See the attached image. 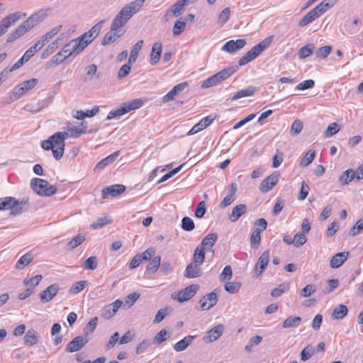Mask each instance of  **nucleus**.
<instances>
[{"mask_svg":"<svg viewBox=\"0 0 363 363\" xmlns=\"http://www.w3.org/2000/svg\"><path fill=\"white\" fill-rule=\"evenodd\" d=\"M301 323V318L299 316H290L287 318L282 323V327L284 328H296Z\"/></svg>","mask_w":363,"mask_h":363,"instance_id":"37998d69","label":"nucleus"},{"mask_svg":"<svg viewBox=\"0 0 363 363\" xmlns=\"http://www.w3.org/2000/svg\"><path fill=\"white\" fill-rule=\"evenodd\" d=\"M233 272L231 267L230 265H227L223 269V272L219 276V279L221 282L225 281L227 280H230L232 278Z\"/></svg>","mask_w":363,"mask_h":363,"instance_id":"6e6d98bb","label":"nucleus"},{"mask_svg":"<svg viewBox=\"0 0 363 363\" xmlns=\"http://www.w3.org/2000/svg\"><path fill=\"white\" fill-rule=\"evenodd\" d=\"M47 16L46 10H40L31 15L26 21L21 24L13 32L10 33L7 38V43H11L19 38Z\"/></svg>","mask_w":363,"mask_h":363,"instance_id":"7ed1b4c3","label":"nucleus"},{"mask_svg":"<svg viewBox=\"0 0 363 363\" xmlns=\"http://www.w3.org/2000/svg\"><path fill=\"white\" fill-rule=\"evenodd\" d=\"M88 341L86 336H77L67 345L65 352L69 353L78 352L87 344Z\"/></svg>","mask_w":363,"mask_h":363,"instance_id":"ddd939ff","label":"nucleus"},{"mask_svg":"<svg viewBox=\"0 0 363 363\" xmlns=\"http://www.w3.org/2000/svg\"><path fill=\"white\" fill-rule=\"evenodd\" d=\"M84 240L85 236L79 234L67 243L68 248L69 250H73L76 248L77 246L80 245Z\"/></svg>","mask_w":363,"mask_h":363,"instance_id":"8fccbe9b","label":"nucleus"},{"mask_svg":"<svg viewBox=\"0 0 363 363\" xmlns=\"http://www.w3.org/2000/svg\"><path fill=\"white\" fill-rule=\"evenodd\" d=\"M162 52V43L160 42L155 43L152 47V50L150 57V63L152 65H155L159 62L161 57Z\"/></svg>","mask_w":363,"mask_h":363,"instance_id":"a878e982","label":"nucleus"},{"mask_svg":"<svg viewBox=\"0 0 363 363\" xmlns=\"http://www.w3.org/2000/svg\"><path fill=\"white\" fill-rule=\"evenodd\" d=\"M67 58H69L68 56L65 55L64 52H62V50H61V51L53 55L52 58L46 63V69H50L57 66L63 62Z\"/></svg>","mask_w":363,"mask_h":363,"instance_id":"c85d7f7f","label":"nucleus"},{"mask_svg":"<svg viewBox=\"0 0 363 363\" xmlns=\"http://www.w3.org/2000/svg\"><path fill=\"white\" fill-rule=\"evenodd\" d=\"M201 276V271L195 264H189L186 266L184 277L189 279L196 278Z\"/></svg>","mask_w":363,"mask_h":363,"instance_id":"e433bc0d","label":"nucleus"},{"mask_svg":"<svg viewBox=\"0 0 363 363\" xmlns=\"http://www.w3.org/2000/svg\"><path fill=\"white\" fill-rule=\"evenodd\" d=\"M143 104V101L140 99H133L128 103H124L119 108L110 111L107 116V119L111 120L123 116L131 111L140 108Z\"/></svg>","mask_w":363,"mask_h":363,"instance_id":"0eeeda50","label":"nucleus"},{"mask_svg":"<svg viewBox=\"0 0 363 363\" xmlns=\"http://www.w3.org/2000/svg\"><path fill=\"white\" fill-rule=\"evenodd\" d=\"M86 284V281H77L71 286L69 291L72 294H77L81 291H82L85 288Z\"/></svg>","mask_w":363,"mask_h":363,"instance_id":"864d4df0","label":"nucleus"},{"mask_svg":"<svg viewBox=\"0 0 363 363\" xmlns=\"http://www.w3.org/2000/svg\"><path fill=\"white\" fill-rule=\"evenodd\" d=\"M219 81L216 74L204 80L201 84V88L207 89L219 84Z\"/></svg>","mask_w":363,"mask_h":363,"instance_id":"338daca9","label":"nucleus"},{"mask_svg":"<svg viewBox=\"0 0 363 363\" xmlns=\"http://www.w3.org/2000/svg\"><path fill=\"white\" fill-rule=\"evenodd\" d=\"M230 13V9L229 7L224 9L219 14L217 23L221 25L225 24L229 19Z\"/></svg>","mask_w":363,"mask_h":363,"instance_id":"bf43d9fd","label":"nucleus"},{"mask_svg":"<svg viewBox=\"0 0 363 363\" xmlns=\"http://www.w3.org/2000/svg\"><path fill=\"white\" fill-rule=\"evenodd\" d=\"M340 130L339 125L337 123H333L328 125L324 135L326 138L332 137Z\"/></svg>","mask_w":363,"mask_h":363,"instance_id":"e2e57ef3","label":"nucleus"},{"mask_svg":"<svg viewBox=\"0 0 363 363\" xmlns=\"http://www.w3.org/2000/svg\"><path fill=\"white\" fill-rule=\"evenodd\" d=\"M257 88L255 86H249L245 89H242L236 92L231 98V101H235L239 99L252 96L256 91Z\"/></svg>","mask_w":363,"mask_h":363,"instance_id":"c9c22d12","label":"nucleus"},{"mask_svg":"<svg viewBox=\"0 0 363 363\" xmlns=\"http://www.w3.org/2000/svg\"><path fill=\"white\" fill-rule=\"evenodd\" d=\"M205 259V252L204 250L200 247L199 246L196 247L194 250V256H193V262L194 264L196 267L201 266Z\"/></svg>","mask_w":363,"mask_h":363,"instance_id":"a19ab883","label":"nucleus"},{"mask_svg":"<svg viewBox=\"0 0 363 363\" xmlns=\"http://www.w3.org/2000/svg\"><path fill=\"white\" fill-rule=\"evenodd\" d=\"M363 230V217L358 220L350 230V235L356 236Z\"/></svg>","mask_w":363,"mask_h":363,"instance_id":"5fc2aeb1","label":"nucleus"},{"mask_svg":"<svg viewBox=\"0 0 363 363\" xmlns=\"http://www.w3.org/2000/svg\"><path fill=\"white\" fill-rule=\"evenodd\" d=\"M125 190V186L123 184H114L107 186L102 190V198L116 197Z\"/></svg>","mask_w":363,"mask_h":363,"instance_id":"6ab92c4d","label":"nucleus"},{"mask_svg":"<svg viewBox=\"0 0 363 363\" xmlns=\"http://www.w3.org/2000/svg\"><path fill=\"white\" fill-rule=\"evenodd\" d=\"M161 264V257L155 256L154 258L150 262V263L147 266V271L150 272L152 273H155Z\"/></svg>","mask_w":363,"mask_h":363,"instance_id":"a18cd8bd","label":"nucleus"},{"mask_svg":"<svg viewBox=\"0 0 363 363\" xmlns=\"http://www.w3.org/2000/svg\"><path fill=\"white\" fill-rule=\"evenodd\" d=\"M279 173L274 172L267 178H265L261 183L259 190L262 193H267L278 183L279 179Z\"/></svg>","mask_w":363,"mask_h":363,"instance_id":"2eb2a0df","label":"nucleus"},{"mask_svg":"<svg viewBox=\"0 0 363 363\" xmlns=\"http://www.w3.org/2000/svg\"><path fill=\"white\" fill-rule=\"evenodd\" d=\"M50 102H51L50 99H46L42 100L40 101H38L36 104H26L23 108L25 111H26L28 112L35 113L39 112L42 109L48 107L50 105Z\"/></svg>","mask_w":363,"mask_h":363,"instance_id":"393cba45","label":"nucleus"},{"mask_svg":"<svg viewBox=\"0 0 363 363\" xmlns=\"http://www.w3.org/2000/svg\"><path fill=\"white\" fill-rule=\"evenodd\" d=\"M122 301L116 300L114 302L106 306L102 311V317L105 319H110L112 318L118 311L122 305Z\"/></svg>","mask_w":363,"mask_h":363,"instance_id":"5701e85b","label":"nucleus"},{"mask_svg":"<svg viewBox=\"0 0 363 363\" xmlns=\"http://www.w3.org/2000/svg\"><path fill=\"white\" fill-rule=\"evenodd\" d=\"M144 42L143 40H140L138 41L132 48V50L130 51V54L128 58V63H134L138 56L139 52L141 50L143 46Z\"/></svg>","mask_w":363,"mask_h":363,"instance_id":"58836bf2","label":"nucleus"},{"mask_svg":"<svg viewBox=\"0 0 363 363\" xmlns=\"http://www.w3.org/2000/svg\"><path fill=\"white\" fill-rule=\"evenodd\" d=\"M87 46L83 40H81L80 36L69 40L62 48V52L69 57H76L79 55Z\"/></svg>","mask_w":363,"mask_h":363,"instance_id":"1a4fd4ad","label":"nucleus"},{"mask_svg":"<svg viewBox=\"0 0 363 363\" xmlns=\"http://www.w3.org/2000/svg\"><path fill=\"white\" fill-rule=\"evenodd\" d=\"M33 191L40 196H50L57 191V188L50 184L46 180L34 178L30 182Z\"/></svg>","mask_w":363,"mask_h":363,"instance_id":"6e6552de","label":"nucleus"},{"mask_svg":"<svg viewBox=\"0 0 363 363\" xmlns=\"http://www.w3.org/2000/svg\"><path fill=\"white\" fill-rule=\"evenodd\" d=\"M86 125L84 123H81L77 125L68 126L66 132H69V137L78 138L82 134L85 133L86 131Z\"/></svg>","mask_w":363,"mask_h":363,"instance_id":"7c9ffc66","label":"nucleus"},{"mask_svg":"<svg viewBox=\"0 0 363 363\" xmlns=\"http://www.w3.org/2000/svg\"><path fill=\"white\" fill-rule=\"evenodd\" d=\"M315 49V45L313 43L307 44L302 47L298 51V57L300 59H304L310 56Z\"/></svg>","mask_w":363,"mask_h":363,"instance_id":"c03bdc74","label":"nucleus"},{"mask_svg":"<svg viewBox=\"0 0 363 363\" xmlns=\"http://www.w3.org/2000/svg\"><path fill=\"white\" fill-rule=\"evenodd\" d=\"M42 275L38 274L29 279H25L23 283L25 285L28 286L29 287H30V289H33V288L38 285L39 282L42 280Z\"/></svg>","mask_w":363,"mask_h":363,"instance_id":"69168bd1","label":"nucleus"},{"mask_svg":"<svg viewBox=\"0 0 363 363\" xmlns=\"http://www.w3.org/2000/svg\"><path fill=\"white\" fill-rule=\"evenodd\" d=\"M97 265L98 262L96 257L91 256L85 260L82 267L86 270H95L97 268Z\"/></svg>","mask_w":363,"mask_h":363,"instance_id":"de8ad7c7","label":"nucleus"},{"mask_svg":"<svg viewBox=\"0 0 363 363\" xmlns=\"http://www.w3.org/2000/svg\"><path fill=\"white\" fill-rule=\"evenodd\" d=\"M38 83L35 78L30 79L17 84L11 92V99L16 101L25 95L28 91L33 89Z\"/></svg>","mask_w":363,"mask_h":363,"instance_id":"9d476101","label":"nucleus"},{"mask_svg":"<svg viewBox=\"0 0 363 363\" xmlns=\"http://www.w3.org/2000/svg\"><path fill=\"white\" fill-rule=\"evenodd\" d=\"M271 42V38H267L252 47L250 50L247 52L241 58H240L238 61L239 66L245 65L255 59L262 51L268 48Z\"/></svg>","mask_w":363,"mask_h":363,"instance_id":"423d86ee","label":"nucleus"},{"mask_svg":"<svg viewBox=\"0 0 363 363\" xmlns=\"http://www.w3.org/2000/svg\"><path fill=\"white\" fill-rule=\"evenodd\" d=\"M195 337V335H188L184 337L182 340L174 344L173 347L174 350L176 352H182L185 350L192 343Z\"/></svg>","mask_w":363,"mask_h":363,"instance_id":"2f4dec72","label":"nucleus"},{"mask_svg":"<svg viewBox=\"0 0 363 363\" xmlns=\"http://www.w3.org/2000/svg\"><path fill=\"white\" fill-rule=\"evenodd\" d=\"M119 155L120 151H116L108 157L102 159L99 162L96 164L94 170H102L107 165L112 164L119 156Z\"/></svg>","mask_w":363,"mask_h":363,"instance_id":"c756f323","label":"nucleus"},{"mask_svg":"<svg viewBox=\"0 0 363 363\" xmlns=\"http://www.w3.org/2000/svg\"><path fill=\"white\" fill-rule=\"evenodd\" d=\"M199 287L197 285L192 284L179 292L177 295V300L179 302L182 303L191 299L196 293Z\"/></svg>","mask_w":363,"mask_h":363,"instance_id":"4be33fe9","label":"nucleus"},{"mask_svg":"<svg viewBox=\"0 0 363 363\" xmlns=\"http://www.w3.org/2000/svg\"><path fill=\"white\" fill-rule=\"evenodd\" d=\"M270 252L269 250L264 251L259 257L257 263L255 266V272L257 276H260L269 262Z\"/></svg>","mask_w":363,"mask_h":363,"instance_id":"b1692460","label":"nucleus"},{"mask_svg":"<svg viewBox=\"0 0 363 363\" xmlns=\"http://www.w3.org/2000/svg\"><path fill=\"white\" fill-rule=\"evenodd\" d=\"M316 287L314 284L306 285L300 292L302 298H307L315 292Z\"/></svg>","mask_w":363,"mask_h":363,"instance_id":"052dcab7","label":"nucleus"},{"mask_svg":"<svg viewBox=\"0 0 363 363\" xmlns=\"http://www.w3.org/2000/svg\"><path fill=\"white\" fill-rule=\"evenodd\" d=\"M169 337V333L167 330L162 329L154 337V342L157 344H161Z\"/></svg>","mask_w":363,"mask_h":363,"instance_id":"13d9d810","label":"nucleus"},{"mask_svg":"<svg viewBox=\"0 0 363 363\" xmlns=\"http://www.w3.org/2000/svg\"><path fill=\"white\" fill-rule=\"evenodd\" d=\"M104 23V20L100 21L92 26L87 32L80 35L81 40L84 42L86 46H88V45H89L99 35Z\"/></svg>","mask_w":363,"mask_h":363,"instance_id":"f8f14e48","label":"nucleus"},{"mask_svg":"<svg viewBox=\"0 0 363 363\" xmlns=\"http://www.w3.org/2000/svg\"><path fill=\"white\" fill-rule=\"evenodd\" d=\"M33 259V256L30 252L23 255L16 263L15 268L17 269H23Z\"/></svg>","mask_w":363,"mask_h":363,"instance_id":"ea45409f","label":"nucleus"},{"mask_svg":"<svg viewBox=\"0 0 363 363\" xmlns=\"http://www.w3.org/2000/svg\"><path fill=\"white\" fill-rule=\"evenodd\" d=\"M186 23L182 21H177L173 26V33L174 35H180L185 29Z\"/></svg>","mask_w":363,"mask_h":363,"instance_id":"774afa93","label":"nucleus"},{"mask_svg":"<svg viewBox=\"0 0 363 363\" xmlns=\"http://www.w3.org/2000/svg\"><path fill=\"white\" fill-rule=\"evenodd\" d=\"M238 70V66H230L227 68H225L220 71L219 72L216 74V77L218 78L219 82H221L228 77H230L232 74H233Z\"/></svg>","mask_w":363,"mask_h":363,"instance_id":"72a5a7b5","label":"nucleus"},{"mask_svg":"<svg viewBox=\"0 0 363 363\" xmlns=\"http://www.w3.org/2000/svg\"><path fill=\"white\" fill-rule=\"evenodd\" d=\"M217 239L218 235L216 233H209L203 239L199 247L203 250L212 247L215 245Z\"/></svg>","mask_w":363,"mask_h":363,"instance_id":"4c0bfd02","label":"nucleus"},{"mask_svg":"<svg viewBox=\"0 0 363 363\" xmlns=\"http://www.w3.org/2000/svg\"><path fill=\"white\" fill-rule=\"evenodd\" d=\"M186 0H179L174 4L167 11L164 16V21H168L170 18L179 17L184 10Z\"/></svg>","mask_w":363,"mask_h":363,"instance_id":"4468645a","label":"nucleus"},{"mask_svg":"<svg viewBox=\"0 0 363 363\" xmlns=\"http://www.w3.org/2000/svg\"><path fill=\"white\" fill-rule=\"evenodd\" d=\"M354 178H356V172L352 169H349L342 173L339 177V182L342 186L347 185Z\"/></svg>","mask_w":363,"mask_h":363,"instance_id":"f704fd0d","label":"nucleus"},{"mask_svg":"<svg viewBox=\"0 0 363 363\" xmlns=\"http://www.w3.org/2000/svg\"><path fill=\"white\" fill-rule=\"evenodd\" d=\"M315 353L313 347L311 345H307L301 352V359L302 361L306 362Z\"/></svg>","mask_w":363,"mask_h":363,"instance_id":"603ef678","label":"nucleus"},{"mask_svg":"<svg viewBox=\"0 0 363 363\" xmlns=\"http://www.w3.org/2000/svg\"><path fill=\"white\" fill-rule=\"evenodd\" d=\"M69 137V132H57L41 142V147L45 150H52V156L56 160H60L65 152V140Z\"/></svg>","mask_w":363,"mask_h":363,"instance_id":"f03ea898","label":"nucleus"},{"mask_svg":"<svg viewBox=\"0 0 363 363\" xmlns=\"http://www.w3.org/2000/svg\"><path fill=\"white\" fill-rule=\"evenodd\" d=\"M224 330V325L219 324L209 330L202 339L206 343H212L223 335Z\"/></svg>","mask_w":363,"mask_h":363,"instance_id":"dca6fc26","label":"nucleus"},{"mask_svg":"<svg viewBox=\"0 0 363 363\" xmlns=\"http://www.w3.org/2000/svg\"><path fill=\"white\" fill-rule=\"evenodd\" d=\"M303 124L300 120H296L293 122L290 133L292 135H298L302 129H303Z\"/></svg>","mask_w":363,"mask_h":363,"instance_id":"680f3d73","label":"nucleus"},{"mask_svg":"<svg viewBox=\"0 0 363 363\" xmlns=\"http://www.w3.org/2000/svg\"><path fill=\"white\" fill-rule=\"evenodd\" d=\"M247 212V206L245 204H238L235 206L228 216L231 222L237 221L242 215Z\"/></svg>","mask_w":363,"mask_h":363,"instance_id":"cd10ccee","label":"nucleus"},{"mask_svg":"<svg viewBox=\"0 0 363 363\" xmlns=\"http://www.w3.org/2000/svg\"><path fill=\"white\" fill-rule=\"evenodd\" d=\"M27 204L26 201H19L14 197L7 196L0 199V211L10 210L11 215L18 216L23 212V207Z\"/></svg>","mask_w":363,"mask_h":363,"instance_id":"39448f33","label":"nucleus"},{"mask_svg":"<svg viewBox=\"0 0 363 363\" xmlns=\"http://www.w3.org/2000/svg\"><path fill=\"white\" fill-rule=\"evenodd\" d=\"M246 43L245 39L230 40L221 48V50L229 53H235L242 48Z\"/></svg>","mask_w":363,"mask_h":363,"instance_id":"a211bd4d","label":"nucleus"},{"mask_svg":"<svg viewBox=\"0 0 363 363\" xmlns=\"http://www.w3.org/2000/svg\"><path fill=\"white\" fill-rule=\"evenodd\" d=\"M349 252L335 254L330 259V267L333 269L340 267L348 258Z\"/></svg>","mask_w":363,"mask_h":363,"instance_id":"bb28decb","label":"nucleus"},{"mask_svg":"<svg viewBox=\"0 0 363 363\" xmlns=\"http://www.w3.org/2000/svg\"><path fill=\"white\" fill-rule=\"evenodd\" d=\"M181 227L185 231H191L195 228L194 222L191 218L185 216L182 219Z\"/></svg>","mask_w":363,"mask_h":363,"instance_id":"09e8293b","label":"nucleus"},{"mask_svg":"<svg viewBox=\"0 0 363 363\" xmlns=\"http://www.w3.org/2000/svg\"><path fill=\"white\" fill-rule=\"evenodd\" d=\"M110 223V220L108 218V217H100L97 218V220L91 224L90 228L91 229H99L102 228L106 224H108Z\"/></svg>","mask_w":363,"mask_h":363,"instance_id":"4d7b16f0","label":"nucleus"},{"mask_svg":"<svg viewBox=\"0 0 363 363\" xmlns=\"http://www.w3.org/2000/svg\"><path fill=\"white\" fill-rule=\"evenodd\" d=\"M24 343L28 346H33L39 341V337L37 331L34 329L28 330L23 337Z\"/></svg>","mask_w":363,"mask_h":363,"instance_id":"473e14b6","label":"nucleus"},{"mask_svg":"<svg viewBox=\"0 0 363 363\" xmlns=\"http://www.w3.org/2000/svg\"><path fill=\"white\" fill-rule=\"evenodd\" d=\"M218 301L217 294L214 291L204 296L200 301V310L207 311L214 306Z\"/></svg>","mask_w":363,"mask_h":363,"instance_id":"f3484780","label":"nucleus"},{"mask_svg":"<svg viewBox=\"0 0 363 363\" xmlns=\"http://www.w3.org/2000/svg\"><path fill=\"white\" fill-rule=\"evenodd\" d=\"M97 71V67L96 65L92 64L86 68V74L84 76V81L91 80L94 76L96 74Z\"/></svg>","mask_w":363,"mask_h":363,"instance_id":"0e129e2a","label":"nucleus"},{"mask_svg":"<svg viewBox=\"0 0 363 363\" xmlns=\"http://www.w3.org/2000/svg\"><path fill=\"white\" fill-rule=\"evenodd\" d=\"M60 287L58 284H54L48 286L40 294V298L43 303H46L50 301L58 293Z\"/></svg>","mask_w":363,"mask_h":363,"instance_id":"aec40b11","label":"nucleus"},{"mask_svg":"<svg viewBox=\"0 0 363 363\" xmlns=\"http://www.w3.org/2000/svg\"><path fill=\"white\" fill-rule=\"evenodd\" d=\"M315 157V151L310 150L305 154V155L303 156L301 161L300 164L303 167H308L310 164L312 163Z\"/></svg>","mask_w":363,"mask_h":363,"instance_id":"49530a36","label":"nucleus"},{"mask_svg":"<svg viewBox=\"0 0 363 363\" xmlns=\"http://www.w3.org/2000/svg\"><path fill=\"white\" fill-rule=\"evenodd\" d=\"M26 16L25 13L15 12L4 18L0 21V36L6 33L11 26Z\"/></svg>","mask_w":363,"mask_h":363,"instance_id":"9b49d317","label":"nucleus"},{"mask_svg":"<svg viewBox=\"0 0 363 363\" xmlns=\"http://www.w3.org/2000/svg\"><path fill=\"white\" fill-rule=\"evenodd\" d=\"M336 1L337 0H325L322 1L303 16V18L299 21L298 26L300 27H304L305 26L313 22L317 18L324 13L329 8L333 6Z\"/></svg>","mask_w":363,"mask_h":363,"instance_id":"20e7f679","label":"nucleus"},{"mask_svg":"<svg viewBox=\"0 0 363 363\" xmlns=\"http://www.w3.org/2000/svg\"><path fill=\"white\" fill-rule=\"evenodd\" d=\"M347 307L343 304H340L333 310L332 317L335 320L342 319L347 315Z\"/></svg>","mask_w":363,"mask_h":363,"instance_id":"79ce46f5","label":"nucleus"},{"mask_svg":"<svg viewBox=\"0 0 363 363\" xmlns=\"http://www.w3.org/2000/svg\"><path fill=\"white\" fill-rule=\"evenodd\" d=\"M189 86V83L186 82H182L174 86L166 95L162 98L164 103H167L173 101L175 97L179 95L185 88Z\"/></svg>","mask_w":363,"mask_h":363,"instance_id":"412c9836","label":"nucleus"},{"mask_svg":"<svg viewBox=\"0 0 363 363\" xmlns=\"http://www.w3.org/2000/svg\"><path fill=\"white\" fill-rule=\"evenodd\" d=\"M289 289V284L286 283H282L279 285L277 288H275L274 290L272 291L271 295L273 297H279L281 296L283 293L288 291Z\"/></svg>","mask_w":363,"mask_h":363,"instance_id":"3c124183","label":"nucleus"},{"mask_svg":"<svg viewBox=\"0 0 363 363\" xmlns=\"http://www.w3.org/2000/svg\"><path fill=\"white\" fill-rule=\"evenodd\" d=\"M144 1L145 0H135L121 9L113 18L110 30L104 37L101 45H110L123 35L124 31L122 30V27L140 10Z\"/></svg>","mask_w":363,"mask_h":363,"instance_id":"f257e3e1","label":"nucleus"}]
</instances>
